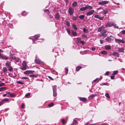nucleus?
Segmentation results:
<instances>
[{
	"label": "nucleus",
	"mask_w": 125,
	"mask_h": 125,
	"mask_svg": "<svg viewBox=\"0 0 125 125\" xmlns=\"http://www.w3.org/2000/svg\"><path fill=\"white\" fill-rule=\"evenodd\" d=\"M60 15L59 13H57L55 15V19L59 20L60 17Z\"/></svg>",
	"instance_id": "nucleus-12"
},
{
	"label": "nucleus",
	"mask_w": 125,
	"mask_h": 125,
	"mask_svg": "<svg viewBox=\"0 0 125 125\" xmlns=\"http://www.w3.org/2000/svg\"><path fill=\"white\" fill-rule=\"evenodd\" d=\"M112 55L114 56H116L118 57L119 56V54H118L117 52H114Z\"/></svg>",
	"instance_id": "nucleus-17"
},
{
	"label": "nucleus",
	"mask_w": 125,
	"mask_h": 125,
	"mask_svg": "<svg viewBox=\"0 0 125 125\" xmlns=\"http://www.w3.org/2000/svg\"><path fill=\"white\" fill-rule=\"evenodd\" d=\"M22 66L23 67H24L27 68V65L26 63V62L25 61H24L23 62Z\"/></svg>",
	"instance_id": "nucleus-16"
},
{
	"label": "nucleus",
	"mask_w": 125,
	"mask_h": 125,
	"mask_svg": "<svg viewBox=\"0 0 125 125\" xmlns=\"http://www.w3.org/2000/svg\"><path fill=\"white\" fill-rule=\"evenodd\" d=\"M66 30L68 33L69 34L70 33V31L69 29H66Z\"/></svg>",
	"instance_id": "nucleus-60"
},
{
	"label": "nucleus",
	"mask_w": 125,
	"mask_h": 125,
	"mask_svg": "<svg viewBox=\"0 0 125 125\" xmlns=\"http://www.w3.org/2000/svg\"><path fill=\"white\" fill-rule=\"evenodd\" d=\"M21 79H28V78L26 77H22L21 78Z\"/></svg>",
	"instance_id": "nucleus-52"
},
{
	"label": "nucleus",
	"mask_w": 125,
	"mask_h": 125,
	"mask_svg": "<svg viewBox=\"0 0 125 125\" xmlns=\"http://www.w3.org/2000/svg\"><path fill=\"white\" fill-rule=\"evenodd\" d=\"M115 41L116 42L119 43V42L122 43H125V42L123 41V39L122 40L120 39H115Z\"/></svg>",
	"instance_id": "nucleus-5"
},
{
	"label": "nucleus",
	"mask_w": 125,
	"mask_h": 125,
	"mask_svg": "<svg viewBox=\"0 0 125 125\" xmlns=\"http://www.w3.org/2000/svg\"><path fill=\"white\" fill-rule=\"evenodd\" d=\"M103 40H102L101 39L100 40V42L101 44H102L103 43Z\"/></svg>",
	"instance_id": "nucleus-63"
},
{
	"label": "nucleus",
	"mask_w": 125,
	"mask_h": 125,
	"mask_svg": "<svg viewBox=\"0 0 125 125\" xmlns=\"http://www.w3.org/2000/svg\"><path fill=\"white\" fill-rule=\"evenodd\" d=\"M113 22L111 21L108 22L106 24L105 26L106 27H110L113 26Z\"/></svg>",
	"instance_id": "nucleus-8"
},
{
	"label": "nucleus",
	"mask_w": 125,
	"mask_h": 125,
	"mask_svg": "<svg viewBox=\"0 0 125 125\" xmlns=\"http://www.w3.org/2000/svg\"><path fill=\"white\" fill-rule=\"evenodd\" d=\"M10 58L11 59V60H13L14 59L15 57L14 55H11L10 56Z\"/></svg>",
	"instance_id": "nucleus-44"
},
{
	"label": "nucleus",
	"mask_w": 125,
	"mask_h": 125,
	"mask_svg": "<svg viewBox=\"0 0 125 125\" xmlns=\"http://www.w3.org/2000/svg\"><path fill=\"white\" fill-rule=\"evenodd\" d=\"M20 68L22 70H24L26 69V67L23 66L22 67H20Z\"/></svg>",
	"instance_id": "nucleus-35"
},
{
	"label": "nucleus",
	"mask_w": 125,
	"mask_h": 125,
	"mask_svg": "<svg viewBox=\"0 0 125 125\" xmlns=\"http://www.w3.org/2000/svg\"><path fill=\"white\" fill-rule=\"evenodd\" d=\"M107 31L105 30H103L99 34V36H103L104 37H106L107 35L106 33Z\"/></svg>",
	"instance_id": "nucleus-1"
},
{
	"label": "nucleus",
	"mask_w": 125,
	"mask_h": 125,
	"mask_svg": "<svg viewBox=\"0 0 125 125\" xmlns=\"http://www.w3.org/2000/svg\"><path fill=\"white\" fill-rule=\"evenodd\" d=\"M5 84L4 83H2L0 84V87L2 86H4Z\"/></svg>",
	"instance_id": "nucleus-56"
},
{
	"label": "nucleus",
	"mask_w": 125,
	"mask_h": 125,
	"mask_svg": "<svg viewBox=\"0 0 125 125\" xmlns=\"http://www.w3.org/2000/svg\"><path fill=\"white\" fill-rule=\"evenodd\" d=\"M109 1L106 0L102 1L101 2H99L98 3V4L101 5H104L105 4H108Z\"/></svg>",
	"instance_id": "nucleus-2"
},
{
	"label": "nucleus",
	"mask_w": 125,
	"mask_h": 125,
	"mask_svg": "<svg viewBox=\"0 0 125 125\" xmlns=\"http://www.w3.org/2000/svg\"><path fill=\"white\" fill-rule=\"evenodd\" d=\"M8 26L11 28H12L13 27V25L11 24H8Z\"/></svg>",
	"instance_id": "nucleus-50"
},
{
	"label": "nucleus",
	"mask_w": 125,
	"mask_h": 125,
	"mask_svg": "<svg viewBox=\"0 0 125 125\" xmlns=\"http://www.w3.org/2000/svg\"><path fill=\"white\" fill-rule=\"evenodd\" d=\"M53 96H54V97L56 96L57 95V93L56 92V91H53Z\"/></svg>",
	"instance_id": "nucleus-32"
},
{
	"label": "nucleus",
	"mask_w": 125,
	"mask_h": 125,
	"mask_svg": "<svg viewBox=\"0 0 125 125\" xmlns=\"http://www.w3.org/2000/svg\"><path fill=\"white\" fill-rule=\"evenodd\" d=\"M105 40L107 42H109L112 41V39L110 38V37H108L105 39Z\"/></svg>",
	"instance_id": "nucleus-13"
},
{
	"label": "nucleus",
	"mask_w": 125,
	"mask_h": 125,
	"mask_svg": "<svg viewBox=\"0 0 125 125\" xmlns=\"http://www.w3.org/2000/svg\"><path fill=\"white\" fill-rule=\"evenodd\" d=\"M105 96L108 98H110V96H109V94L108 93H106L105 94Z\"/></svg>",
	"instance_id": "nucleus-34"
},
{
	"label": "nucleus",
	"mask_w": 125,
	"mask_h": 125,
	"mask_svg": "<svg viewBox=\"0 0 125 125\" xmlns=\"http://www.w3.org/2000/svg\"><path fill=\"white\" fill-rule=\"evenodd\" d=\"M81 68V67L80 66H79L77 67L76 68V70L78 71Z\"/></svg>",
	"instance_id": "nucleus-38"
},
{
	"label": "nucleus",
	"mask_w": 125,
	"mask_h": 125,
	"mask_svg": "<svg viewBox=\"0 0 125 125\" xmlns=\"http://www.w3.org/2000/svg\"><path fill=\"white\" fill-rule=\"evenodd\" d=\"M102 27H101L100 28L98 29V32H100L102 31Z\"/></svg>",
	"instance_id": "nucleus-46"
},
{
	"label": "nucleus",
	"mask_w": 125,
	"mask_h": 125,
	"mask_svg": "<svg viewBox=\"0 0 125 125\" xmlns=\"http://www.w3.org/2000/svg\"><path fill=\"white\" fill-rule=\"evenodd\" d=\"M30 93H29L28 94H26L25 95V96L26 97L28 96H29V95H30Z\"/></svg>",
	"instance_id": "nucleus-61"
},
{
	"label": "nucleus",
	"mask_w": 125,
	"mask_h": 125,
	"mask_svg": "<svg viewBox=\"0 0 125 125\" xmlns=\"http://www.w3.org/2000/svg\"><path fill=\"white\" fill-rule=\"evenodd\" d=\"M68 11L70 15H72L74 13V10L71 7H69L68 9Z\"/></svg>",
	"instance_id": "nucleus-6"
},
{
	"label": "nucleus",
	"mask_w": 125,
	"mask_h": 125,
	"mask_svg": "<svg viewBox=\"0 0 125 125\" xmlns=\"http://www.w3.org/2000/svg\"><path fill=\"white\" fill-rule=\"evenodd\" d=\"M96 96V95L95 94H91L90 96L89 97V98H92L94 96Z\"/></svg>",
	"instance_id": "nucleus-36"
},
{
	"label": "nucleus",
	"mask_w": 125,
	"mask_h": 125,
	"mask_svg": "<svg viewBox=\"0 0 125 125\" xmlns=\"http://www.w3.org/2000/svg\"><path fill=\"white\" fill-rule=\"evenodd\" d=\"M72 19L74 20H76L77 18L76 17L73 16L72 18Z\"/></svg>",
	"instance_id": "nucleus-54"
},
{
	"label": "nucleus",
	"mask_w": 125,
	"mask_h": 125,
	"mask_svg": "<svg viewBox=\"0 0 125 125\" xmlns=\"http://www.w3.org/2000/svg\"><path fill=\"white\" fill-rule=\"evenodd\" d=\"M51 72L52 73H55L56 74H57V73L56 72V71L53 70H52Z\"/></svg>",
	"instance_id": "nucleus-48"
},
{
	"label": "nucleus",
	"mask_w": 125,
	"mask_h": 125,
	"mask_svg": "<svg viewBox=\"0 0 125 125\" xmlns=\"http://www.w3.org/2000/svg\"><path fill=\"white\" fill-rule=\"evenodd\" d=\"M80 42L82 44H84L85 43V42L81 40L80 41Z\"/></svg>",
	"instance_id": "nucleus-57"
},
{
	"label": "nucleus",
	"mask_w": 125,
	"mask_h": 125,
	"mask_svg": "<svg viewBox=\"0 0 125 125\" xmlns=\"http://www.w3.org/2000/svg\"><path fill=\"white\" fill-rule=\"evenodd\" d=\"M87 9L86 6L84 7L81 8L80 9V10L81 11H84Z\"/></svg>",
	"instance_id": "nucleus-18"
},
{
	"label": "nucleus",
	"mask_w": 125,
	"mask_h": 125,
	"mask_svg": "<svg viewBox=\"0 0 125 125\" xmlns=\"http://www.w3.org/2000/svg\"><path fill=\"white\" fill-rule=\"evenodd\" d=\"M80 100L82 101H86V99L85 98H80Z\"/></svg>",
	"instance_id": "nucleus-27"
},
{
	"label": "nucleus",
	"mask_w": 125,
	"mask_h": 125,
	"mask_svg": "<svg viewBox=\"0 0 125 125\" xmlns=\"http://www.w3.org/2000/svg\"><path fill=\"white\" fill-rule=\"evenodd\" d=\"M77 123V121L75 120H74L73 121V123L72 124H71L69 125H73V124H76Z\"/></svg>",
	"instance_id": "nucleus-39"
},
{
	"label": "nucleus",
	"mask_w": 125,
	"mask_h": 125,
	"mask_svg": "<svg viewBox=\"0 0 125 125\" xmlns=\"http://www.w3.org/2000/svg\"><path fill=\"white\" fill-rule=\"evenodd\" d=\"M102 10H103V11H102L101 12L103 15H105L107 13L108 11L107 10H103V9Z\"/></svg>",
	"instance_id": "nucleus-15"
},
{
	"label": "nucleus",
	"mask_w": 125,
	"mask_h": 125,
	"mask_svg": "<svg viewBox=\"0 0 125 125\" xmlns=\"http://www.w3.org/2000/svg\"><path fill=\"white\" fill-rule=\"evenodd\" d=\"M9 100V99L8 98H5L4 99H3V100H2L1 101L3 103L4 102H6L8 101Z\"/></svg>",
	"instance_id": "nucleus-30"
},
{
	"label": "nucleus",
	"mask_w": 125,
	"mask_h": 125,
	"mask_svg": "<svg viewBox=\"0 0 125 125\" xmlns=\"http://www.w3.org/2000/svg\"><path fill=\"white\" fill-rule=\"evenodd\" d=\"M86 7L87 8V9H88L89 10L92 9H93V7L92 6H86Z\"/></svg>",
	"instance_id": "nucleus-33"
},
{
	"label": "nucleus",
	"mask_w": 125,
	"mask_h": 125,
	"mask_svg": "<svg viewBox=\"0 0 125 125\" xmlns=\"http://www.w3.org/2000/svg\"><path fill=\"white\" fill-rule=\"evenodd\" d=\"M82 37H83V38H87V36L84 34L82 35Z\"/></svg>",
	"instance_id": "nucleus-55"
},
{
	"label": "nucleus",
	"mask_w": 125,
	"mask_h": 125,
	"mask_svg": "<svg viewBox=\"0 0 125 125\" xmlns=\"http://www.w3.org/2000/svg\"><path fill=\"white\" fill-rule=\"evenodd\" d=\"M73 35L74 36H76L77 35V33L75 31H72Z\"/></svg>",
	"instance_id": "nucleus-31"
},
{
	"label": "nucleus",
	"mask_w": 125,
	"mask_h": 125,
	"mask_svg": "<svg viewBox=\"0 0 125 125\" xmlns=\"http://www.w3.org/2000/svg\"><path fill=\"white\" fill-rule=\"evenodd\" d=\"M83 32L84 33H87L88 31V30L86 29L85 28H84L83 29Z\"/></svg>",
	"instance_id": "nucleus-25"
},
{
	"label": "nucleus",
	"mask_w": 125,
	"mask_h": 125,
	"mask_svg": "<svg viewBox=\"0 0 125 125\" xmlns=\"http://www.w3.org/2000/svg\"><path fill=\"white\" fill-rule=\"evenodd\" d=\"M44 11L47 14H49V11L48 9L44 10Z\"/></svg>",
	"instance_id": "nucleus-42"
},
{
	"label": "nucleus",
	"mask_w": 125,
	"mask_h": 125,
	"mask_svg": "<svg viewBox=\"0 0 125 125\" xmlns=\"http://www.w3.org/2000/svg\"><path fill=\"white\" fill-rule=\"evenodd\" d=\"M2 70L4 72H7V69L5 67H3Z\"/></svg>",
	"instance_id": "nucleus-24"
},
{
	"label": "nucleus",
	"mask_w": 125,
	"mask_h": 125,
	"mask_svg": "<svg viewBox=\"0 0 125 125\" xmlns=\"http://www.w3.org/2000/svg\"><path fill=\"white\" fill-rule=\"evenodd\" d=\"M104 47L105 48V49L107 50H109L111 49L110 46L108 45H105Z\"/></svg>",
	"instance_id": "nucleus-11"
},
{
	"label": "nucleus",
	"mask_w": 125,
	"mask_h": 125,
	"mask_svg": "<svg viewBox=\"0 0 125 125\" xmlns=\"http://www.w3.org/2000/svg\"><path fill=\"white\" fill-rule=\"evenodd\" d=\"M72 26L73 27V29L75 30H76L77 29V27L76 26V25L74 24H73L72 25Z\"/></svg>",
	"instance_id": "nucleus-26"
},
{
	"label": "nucleus",
	"mask_w": 125,
	"mask_h": 125,
	"mask_svg": "<svg viewBox=\"0 0 125 125\" xmlns=\"http://www.w3.org/2000/svg\"><path fill=\"white\" fill-rule=\"evenodd\" d=\"M10 96L11 97L15 96V93H12L10 94Z\"/></svg>",
	"instance_id": "nucleus-43"
},
{
	"label": "nucleus",
	"mask_w": 125,
	"mask_h": 125,
	"mask_svg": "<svg viewBox=\"0 0 125 125\" xmlns=\"http://www.w3.org/2000/svg\"><path fill=\"white\" fill-rule=\"evenodd\" d=\"M95 11L94 10H92L87 12V16H89L93 14L94 12Z\"/></svg>",
	"instance_id": "nucleus-9"
},
{
	"label": "nucleus",
	"mask_w": 125,
	"mask_h": 125,
	"mask_svg": "<svg viewBox=\"0 0 125 125\" xmlns=\"http://www.w3.org/2000/svg\"><path fill=\"white\" fill-rule=\"evenodd\" d=\"M6 66L8 68H9V67H10V62L8 61H7L6 63Z\"/></svg>",
	"instance_id": "nucleus-14"
},
{
	"label": "nucleus",
	"mask_w": 125,
	"mask_h": 125,
	"mask_svg": "<svg viewBox=\"0 0 125 125\" xmlns=\"http://www.w3.org/2000/svg\"><path fill=\"white\" fill-rule=\"evenodd\" d=\"M122 33L123 34H125V30H123L121 31Z\"/></svg>",
	"instance_id": "nucleus-59"
},
{
	"label": "nucleus",
	"mask_w": 125,
	"mask_h": 125,
	"mask_svg": "<svg viewBox=\"0 0 125 125\" xmlns=\"http://www.w3.org/2000/svg\"><path fill=\"white\" fill-rule=\"evenodd\" d=\"M54 105V104L53 103H51V104H49L48 106L49 107H52Z\"/></svg>",
	"instance_id": "nucleus-45"
},
{
	"label": "nucleus",
	"mask_w": 125,
	"mask_h": 125,
	"mask_svg": "<svg viewBox=\"0 0 125 125\" xmlns=\"http://www.w3.org/2000/svg\"><path fill=\"white\" fill-rule=\"evenodd\" d=\"M8 68V70L10 71L11 72L12 70V67L10 66V67H9Z\"/></svg>",
	"instance_id": "nucleus-41"
},
{
	"label": "nucleus",
	"mask_w": 125,
	"mask_h": 125,
	"mask_svg": "<svg viewBox=\"0 0 125 125\" xmlns=\"http://www.w3.org/2000/svg\"><path fill=\"white\" fill-rule=\"evenodd\" d=\"M109 73V72L107 71L106 72L105 74L106 75H108Z\"/></svg>",
	"instance_id": "nucleus-64"
},
{
	"label": "nucleus",
	"mask_w": 125,
	"mask_h": 125,
	"mask_svg": "<svg viewBox=\"0 0 125 125\" xmlns=\"http://www.w3.org/2000/svg\"><path fill=\"white\" fill-rule=\"evenodd\" d=\"M101 53L103 54L106 55L107 54V52L106 51L103 50L101 52Z\"/></svg>",
	"instance_id": "nucleus-21"
},
{
	"label": "nucleus",
	"mask_w": 125,
	"mask_h": 125,
	"mask_svg": "<svg viewBox=\"0 0 125 125\" xmlns=\"http://www.w3.org/2000/svg\"><path fill=\"white\" fill-rule=\"evenodd\" d=\"M77 5V2L76 1L74 2L72 4V6L73 7H76Z\"/></svg>",
	"instance_id": "nucleus-20"
},
{
	"label": "nucleus",
	"mask_w": 125,
	"mask_h": 125,
	"mask_svg": "<svg viewBox=\"0 0 125 125\" xmlns=\"http://www.w3.org/2000/svg\"><path fill=\"white\" fill-rule=\"evenodd\" d=\"M0 58L5 60H7L8 59V57L4 54L1 55L0 53Z\"/></svg>",
	"instance_id": "nucleus-4"
},
{
	"label": "nucleus",
	"mask_w": 125,
	"mask_h": 125,
	"mask_svg": "<svg viewBox=\"0 0 125 125\" xmlns=\"http://www.w3.org/2000/svg\"><path fill=\"white\" fill-rule=\"evenodd\" d=\"M14 60H15V61H16L17 62H18L19 61V58H15V59H14Z\"/></svg>",
	"instance_id": "nucleus-47"
},
{
	"label": "nucleus",
	"mask_w": 125,
	"mask_h": 125,
	"mask_svg": "<svg viewBox=\"0 0 125 125\" xmlns=\"http://www.w3.org/2000/svg\"><path fill=\"white\" fill-rule=\"evenodd\" d=\"M65 73H66L65 74H66V75H67V74L68 73V69H67L66 68V69H65Z\"/></svg>",
	"instance_id": "nucleus-53"
},
{
	"label": "nucleus",
	"mask_w": 125,
	"mask_h": 125,
	"mask_svg": "<svg viewBox=\"0 0 125 125\" xmlns=\"http://www.w3.org/2000/svg\"><path fill=\"white\" fill-rule=\"evenodd\" d=\"M56 85H54L52 87L53 91H56Z\"/></svg>",
	"instance_id": "nucleus-22"
},
{
	"label": "nucleus",
	"mask_w": 125,
	"mask_h": 125,
	"mask_svg": "<svg viewBox=\"0 0 125 125\" xmlns=\"http://www.w3.org/2000/svg\"><path fill=\"white\" fill-rule=\"evenodd\" d=\"M23 73L24 74L27 75H28L30 74L29 70L26 71L24 72Z\"/></svg>",
	"instance_id": "nucleus-19"
},
{
	"label": "nucleus",
	"mask_w": 125,
	"mask_h": 125,
	"mask_svg": "<svg viewBox=\"0 0 125 125\" xmlns=\"http://www.w3.org/2000/svg\"><path fill=\"white\" fill-rule=\"evenodd\" d=\"M95 18H98L100 20H102L104 18L103 16H101L99 15H96L94 16Z\"/></svg>",
	"instance_id": "nucleus-7"
},
{
	"label": "nucleus",
	"mask_w": 125,
	"mask_h": 125,
	"mask_svg": "<svg viewBox=\"0 0 125 125\" xmlns=\"http://www.w3.org/2000/svg\"><path fill=\"white\" fill-rule=\"evenodd\" d=\"M62 124H64L65 122V120L64 119H62Z\"/></svg>",
	"instance_id": "nucleus-51"
},
{
	"label": "nucleus",
	"mask_w": 125,
	"mask_h": 125,
	"mask_svg": "<svg viewBox=\"0 0 125 125\" xmlns=\"http://www.w3.org/2000/svg\"><path fill=\"white\" fill-rule=\"evenodd\" d=\"M4 89H6V87H2L0 88V92L2 90Z\"/></svg>",
	"instance_id": "nucleus-37"
},
{
	"label": "nucleus",
	"mask_w": 125,
	"mask_h": 125,
	"mask_svg": "<svg viewBox=\"0 0 125 125\" xmlns=\"http://www.w3.org/2000/svg\"><path fill=\"white\" fill-rule=\"evenodd\" d=\"M34 61L35 62L38 64H41L43 63V62L39 59H35Z\"/></svg>",
	"instance_id": "nucleus-3"
},
{
	"label": "nucleus",
	"mask_w": 125,
	"mask_h": 125,
	"mask_svg": "<svg viewBox=\"0 0 125 125\" xmlns=\"http://www.w3.org/2000/svg\"><path fill=\"white\" fill-rule=\"evenodd\" d=\"M118 72L117 71H114L113 73V75H115Z\"/></svg>",
	"instance_id": "nucleus-40"
},
{
	"label": "nucleus",
	"mask_w": 125,
	"mask_h": 125,
	"mask_svg": "<svg viewBox=\"0 0 125 125\" xmlns=\"http://www.w3.org/2000/svg\"><path fill=\"white\" fill-rule=\"evenodd\" d=\"M25 106V104L24 103H23L22 104L21 107L22 108H24Z\"/></svg>",
	"instance_id": "nucleus-58"
},
{
	"label": "nucleus",
	"mask_w": 125,
	"mask_h": 125,
	"mask_svg": "<svg viewBox=\"0 0 125 125\" xmlns=\"http://www.w3.org/2000/svg\"><path fill=\"white\" fill-rule=\"evenodd\" d=\"M114 76H111V78L112 79H114V78H115V77H114Z\"/></svg>",
	"instance_id": "nucleus-62"
},
{
	"label": "nucleus",
	"mask_w": 125,
	"mask_h": 125,
	"mask_svg": "<svg viewBox=\"0 0 125 125\" xmlns=\"http://www.w3.org/2000/svg\"><path fill=\"white\" fill-rule=\"evenodd\" d=\"M118 51L119 52H123L124 51V50L123 48H119L118 50Z\"/></svg>",
	"instance_id": "nucleus-29"
},
{
	"label": "nucleus",
	"mask_w": 125,
	"mask_h": 125,
	"mask_svg": "<svg viewBox=\"0 0 125 125\" xmlns=\"http://www.w3.org/2000/svg\"><path fill=\"white\" fill-rule=\"evenodd\" d=\"M17 83L18 84H23L24 83L20 81H17Z\"/></svg>",
	"instance_id": "nucleus-49"
},
{
	"label": "nucleus",
	"mask_w": 125,
	"mask_h": 125,
	"mask_svg": "<svg viewBox=\"0 0 125 125\" xmlns=\"http://www.w3.org/2000/svg\"><path fill=\"white\" fill-rule=\"evenodd\" d=\"M84 17L85 16L83 15H81L79 16V18L81 19H83Z\"/></svg>",
	"instance_id": "nucleus-23"
},
{
	"label": "nucleus",
	"mask_w": 125,
	"mask_h": 125,
	"mask_svg": "<svg viewBox=\"0 0 125 125\" xmlns=\"http://www.w3.org/2000/svg\"><path fill=\"white\" fill-rule=\"evenodd\" d=\"M40 36V35L39 34H37V35H35L34 36V39H31L32 40V41H33V42H34V41L36 40H37L38 38Z\"/></svg>",
	"instance_id": "nucleus-10"
},
{
	"label": "nucleus",
	"mask_w": 125,
	"mask_h": 125,
	"mask_svg": "<svg viewBox=\"0 0 125 125\" xmlns=\"http://www.w3.org/2000/svg\"><path fill=\"white\" fill-rule=\"evenodd\" d=\"M29 76L30 77H37V76L35 74H31L29 75Z\"/></svg>",
	"instance_id": "nucleus-28"
}]
</instances>
